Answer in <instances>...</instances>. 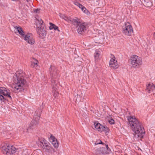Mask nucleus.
Listing matches in <instances>:
<instances>
[{
	"label": "nucleus",
	"mask_w": 155,
	"mask_h": 155,
	"mask_svg": "<svg viewBox=\"0 0 155 155\" xmlns=\"http://www.w3.org/2000/svg\"><path fill=\"white\" fill-rule=\"evenodd\" d=\"M27 2V4H26L24 6V7H23V8L25 9V10H28V9L30 7H32V3L31 2V6H30L28 3Z\"/></svg>",
	"instance_id": "22"
},
{
	"label": "nucleus",
	"mask_w": 155,
	"mask_h": 155,
	"mask_svg": "<svg viewBox=\"0 0 155 155\" xmlns=\"http://www.w3.org/2000/svg\"><path fill=\"white\" fill-rule=\"evenodd\" d=\"M83 0H76V1L74 2V4L81 8L82 11L85 13H88V10L82 5L80 4L77 2H81Z\"/></svg>",
	"instance_id": "16"
},
{
	"label": "nucleus",
	"mask_w": 155,
	"mask_h": 155,
	"mask_svg": "<svg viewBox=\"0 0 155 155\" xmlns=\"http://www.w3.org/2000/svg\"><path fill=\"white\" fill-rule=\"evenodd\" d=\"M129 63L133 68L138 67L142 64V59L137 55H133L130 57Z\"/></svg>",
	"instance_id": "5"
},
{
	"label": "nucleus",
	"mask_w": 155,
	"mask_h": 155,
	"mask_svg": "<svg viewBox=\"0 0 155 155\" xmlns=\"http://www.w3.org/2000/svg\"><path fill=\"white\" fill-rule=\"evenodd\" d=\"M58 27L54 25V30H58Z\"/></svg>",
	"instance_id": "30"
},
{
	"label": "nucleus",
	"mask_w": 155,
	"mask_h": 155,
	"mask_svg": "<svg viewBox=\"0 0 155 155\" xmlns=\"http://www.w3.org/2000/svg\"><path fill=\"white\" fill-rule=\"evenodd\" d=\"M40 9L37 8L34 10V12L36 13H38L39 12Z\"/></svg>",
	"instance_id": "28"
},
{
	"label": "nucleus",
	"mask_w": 155,
	"mask_h": 155,
	"mask_svg": "<svg viewBox=\"0 0 155 155\" xmlns=\"http://www.w3.org/2000/svg\"><path fill=\"white\" fill-rule=\"evenodd\" d=\"M13 82L14 84V90L15 92H18L24 88L26 83L25 74L21 71H17L13 76Z\"/></svg>",
	"instance_id": "2"
},
{
	"label": "nucleus",
	"mask_w": 155,
	"mask_h": 155,
	"mask_svg": "<svg viewBox=\"0 0 155 155\" xmlns=\"http://www.w3.org/2000/svg\"><path fill=\"white\" fill-rule=\"evenodd\" d=\"M43 22L40 18H36L35 23L36 26V31L40 37L43 38L46 34V27L43 25Z\"/></svg>",
	"instance_id": "3"
},
{
	"label": "nucleus",
	"mask_w": 155,
	"mask_h": 155,
	"mask_svg": "<svg viewBox=\"0 0 155 155\" xmlns=\"http://www.w3.org/2000/svg\"><path fill=\"white\" fill-rule=\"evenodd\" d=\"M53 71L54 72H55V69L54 66H51L49 68V71L51 73Z\"/></svg>",
	"instance_id": "24"
},
{
	"label": "nucleus",
	"mask_w": 155,
	"mask_h": 155,
	"mask_svg": "<svg viewBox=\"0 0 155 155\" xmlns=\"http://www.w3.org/2000/svg\"><path fill=\"white\" fill-rule=\"evenodd\" d=\"M51 75V77H53V75H52H52Z\"/></svg>",
	"instance_id": "33"
},
{
	"label": "nucleus",
	"mask_w": 155,
	"mask_h": 155,
	"mask_svg": "<svg viewBox=\"0 0 155 155\" xmlns=\"http://www.w3.org/2000/svg\"><path fill=\"white\" fill-rule=\"evenodd\" d=\"M38 61L36 59H33V61H32V65L34 66H38Z\"/></svg>",
	"instance_id": "21"
},
{
	"label": "nucleus",
	"mask_w": 155,
	"mask_h": 155,
	"mask_svg": "<svg viewBox=\"0 0 155 155\" xmlns=\"http://www.w3.org/2000/svg\"><path fill=\"white\" fill-rule=\"evenodd\" d=\"M14 28L19 33V34L22 36L23 37L25 35L24 32L22 28L20 27L15 26Z\"/></svg>",
	"instance_id": "18"
},
{
	"label": "nucleus",
	"mask_w": 155,
	"mask_h": 155,
	"mask_svg": "<svg viewBox=\"0 0 155 155\" xmlns=\"http://www.w3.org/2000/svg\"><path fill=\"white\" fill-rule=\"evenodd\" d=\"M147 90L149 93L153 92V94L155 96V86L153 83L148 84L147 85Z\"/></svg>",
	"instance_id": "13"
},
{
	"label": "nucleus",
	"mask_w": 155,
	"mask_h": 155,
	"mask_svg": "<svg viewBox=\"0 0 155 155\" xmlns=\"http://www.w3.org/2000/svg\"><path fill=\"white\" fill-rule=\"evenodd\" d=\"M94 125L95 129L101 132L102 128H103V125L97 122L95 123Z\"/></svg>",
	"instance_id": "19"
},
{
	"label": "nucleus",
	"mask_w": 155,
	"mask_h": 155,
	"mask_svg": "<svg viewBox=\"0 0 155 155\" xmlns=\"http://www.w3.org/2000/svg\"><path fill=\"white\" fill-rule=\"evenodd\" d=\"M0 148L2 152L4 154L10 155L14 153L15 152L16 148L4 142L0 144Z\"/></svg>",
	"instance_id": "4"
},
{
	"label": "nucleus",
	"mask_w": 155,
	"mask_h": 155,
	"mask_svg": "<svg viewBox=\"0 0 155 155\" xmlns=\"http://www.w3.org/2000/svg\"><path fill=\"white\" fill-rule=\"evenodd\" d=\"M50 26L49 27L50 29L51 30L54 28V25L52 23H50Z\"/></svg>",
	"instance_id": "27"
},
{
	"label": "nucleus",
	"mask_w": 155,
	"mask_h": 155,
	"mask_svg": "<svg viewBox=\"0 0 155 155\" xmlns=\"http://www.w3.org/2000/svg\"><path fill=\"white\" fill-rule=\"evenodd\" d=\"M86 24L85 23H82L78 26V32L79 34H82L86 30Z\"/></svg>",
	"instance_id": "14"
},
{
	"label": "nucleus",
	"mask_w": 155,
	"mask_h": 155,
	"mask_svg": "<svg viewBox=\"0 0 155 155\" xmlns=\"http://www.w3.org/2000/svg\"><path fill=\"white\" fill-rule=\"evenodd\" d=\"M12 94L10 90L4 87H0V100L1 101L4 100V96L8 98L9 99H12Z\"/></svg>",
	"instance_id": "7"
},
{
	"label": "nucleus",
	"mask_w": 155,
	"mask_h": 155,
	"mask_svg": "<svg viewBox=\"0 0 155 155\" xmlns=\"http://www.w3.org/2000/svg\"><path fill=\"white\" fill-rule=\"evenodd\" d=\"M111 57L112 58L109 63L110 67L114 69L117 68L119 67V65L115 58L113 55H112Z\"/></svg>",
	"instance_id": "9"
},
{
	"label": "nucleus",
	"mask_w": 155,
	"mask_h": 155,
	"mask_svg": "<svg viewBox=\"0 0 155 155\" xmlns=\"http://www.w3.org/2000/svg\"><path fill=\"white\" fill-rule=\"evenodd\" d=\"M153 36H154V38L155 39V32L154 33Z\"/></svg>",
	"instance_id": "31"
},
{
	"label": "nucleus",
	"mask_w": 155,
	"mask_h": 155,
	"mask_svg": "<svg viewBox=\"0 0 155 155\" xmlns=\"http://www.w3.org/2000/svg\"><path fill=\"white\" fill-rule=\"evenodd\" d=\"M26 1L28 2L30 6H31V1L30 0H26Z\"/></svg>",
	"instance_id": "29"
},
{
	"label": "nucleus",
	"mask_w": 155,
	"mask_h": 155,
	"mask_svg": "<svg viewBox=\"0 0 155 155\" xmlns=\"http://www.w3.org/2000/svg\"><path fill=\"white\" fill-rule=\"evenodd\" d=\"M101 54L100 51L98 50H95V52L94 53V57L95 61H97L100 58Z\"/></svg>",
	"instance_id": "17"
},
{
	"label": "nucleus",
	"mask_w": 155,
	"mask_h": 155,
	"mask_svg": "<svg viewBox=\"0 0 155 155\" xmlns=\"http://www.w3.org/2000/svg\"><path fill=\"white\" fill-rule=\"evenodd\" d=\"M24 39L28 43L31 45L34 44L35 40L33 35L30 33H27L23 36Z\"/></svg>",
	"instance_id": "11"
},
{
	"label": "nucleus",
	"mask_w": 155,
	"mask_h": 155,
	"mask_svg": "<svg viewBox=\"0 0 155 155\" xmlns=\"http://www.w3.org/2000/svg\"><path fill=\"white\" fill-rule=\"evenodd\" d=\"M44 148L46 147L47 149H49L50 147L48 145L47 143H45L44 141L42 143Z\"/></svg>",
	"instance_id": "23"
},
{
	"label": "nucleus",
	"mask_w": 155,
	"mask_h": 155,
	"mask_svg": "<svg viewBox=\"0 0 155 155\" xmlns=\"http://www.w3.org/2000/svg\"><path fill=\"white\" fill-rule=\"evenodd\" d=\"M40 117V114H38V115H35L34 117L35 119L32 120L31 121V123L30 124V127H32L33 128L35 127L36 125L38 123V120Z\"/></svg>",
	"instance_id": "12"
},
{
	"label": "nucleus",
	"mask_w": 155,
	"mask_h": 155,
	"mask_svg": "<svg viewBox=\"0 0 155 155\" xmlns=\"http://www.w3.org/2000/svg\"><path fill=\"white\" fill-rule=\"evenodd\" d=\"M127 120L133 131L134 132V137L138 139L143 138L145 133L144 129L138 120L134 116L128 117Z\"/></svg>",
	"instance_id": "1"
},
{
	"label": "nucleus",
	"mask_w": 155,
	"mask_h": 155,
	"mask_svg": "<svg viewBox=\"0 0 155 155\" xmlns=\"http://www.w3.org/2000/svg\"><path fill=\"white\" fill-rule=\"evenodd\" d=\"M108 122L111 124H114L115 123V121L112 118L109 119Z\"/></svg>",
	"instance_id": "25"
},
{
	"label": "nucleus",
	"mask_w": 155,
	"mask_h": 155,
	"mask_svg": "<svg viewBox=\"0 0 155 155\" xmlns=\"http://www.w3.org/2000/svg\"><path fill=\"white\" fill-rule=\"evenodd\" d=\"M49 140L50 142L52 143L55 148H57L58 147V142L57 139L54 136L52 135H51L49 138Z\"/></svg>",
	"instance_id": "15"
},
{
	"label": "nucleus",
	"mask_w": 155,
	"mask_h": 155,
	"mask_svg": "<svg viewBox=\"0 0 155 155\" xmlns=\"http://www.w3.org/2000/svg\"><path fill=\"white\" fill-rule=\"evenodd\" d=\"M123 32L128 36L131 35L133 32V28L129 22L125 23L122 28Z\"/></svg>",
	"instance_id": "8"
},
{
	"label": "nucleus",
	"mask_w": 155,
	"mask_h": 155,
	"mask_svg": "<svg viewBox=\"0 0 155 155\" xmlns=\"http://www.w3.org/2000/svg\"><path fill=\"white\" fill-rule=\"evenodd\" d=\"M100 144H102V142L99 140H97L94 143L95 145Z\"/></svg>",
	"instance_id": "26"
},
{
	"label": "nucleus",
	"mask_w": 155,
	"mask_h": 155,
	"mask_svg": "<svg viewBox=\"0 0 155 155\" xmlns=\"http://www.w3.org/2000/svg\"><path fill=\"white\" fill-rule=\"evenodd\" d=\"M109 131V129L107 127L103 126L101 132H104L106 134H107Z\"/></svg>",
	"instance_id": "20"
},
{
	"label": "nucleus",
	"mask_w": 155,
	"mask_h": 155,
	"mask_svg": "<svg viewBox=\"0 0 155 155\" xmlns=\"http://www.w3.org/2000/svg\"><path fill=\"white\" fill-rule=\"evenodd\" d=\"M51 84L52 86V89L53 96L56 97L58 95V93L57 91L58 89V87L57 86V82L53 78H51Z\"/></svg>",
	"instance_id": "10"
},
{
	"label": "nucleus",
	"mask_w": 155,
	"mask_h": 155,
	"mask_svg": "<svg viewBox=\"0 0 155 155\" xmlns=\"http://www.w3.org/2000/svg\"><path fill=\"white\" fill-rule=\"evenodd\" d=\"M59 16L61 18L63 19L68 22L71 23L76 27L78 26L81 23V20L77 18L72 19L70 17H68L65 15L61 13L59 14Z\"/></svg>",
	"instance_id": "6"
},
{
	"label": "nucleus",
	"mask_w": 155,
	"mask_h": 155,
	"mask_svg": "<svg viewBox=\"0 0 155 155\" xmlns=\"http://www.w3.org/2000/svg\"><path fill=\"white\" fill-rule=\"evenodd\" d=\"M106 147L107 148V149H108V145H106Z\"/></svg>",
	"instance_id": "32"
}]
</instances>
